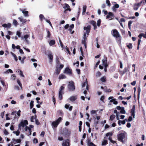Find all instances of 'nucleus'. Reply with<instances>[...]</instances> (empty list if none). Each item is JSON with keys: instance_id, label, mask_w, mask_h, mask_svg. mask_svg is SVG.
I'll list each match as a JSON object with an SVG mask.
<instances>
[{"instance_id": "4468645a", "label": "nucleus", "mask_w": 146, "mask_h": 146, "mask_svg": "<svg viewBox=\"0 0 146 146\" xmlns=\"http://www.w3.org/2000/svg\"><path fill=\"white\" fill-rule=\"evenodd\" d=\"M87 37V36H86V33L84 32L83 39L82 41V43L83 44H84L85 46H86V41Z\"/></svg>"}, {"instance_id": "c85d7f7f", "label": "nucleus", "mask_w": 146, "mask_h": 146, "mask_svg": "<svg viewBox=\"0 0 146 146\" xmlns=\"http://www.w3.org/2000/svg\"><path fill=\"white\" fill-rule=\"evenodd\" d=\"M9 72L11 73H13V72L11 69H9L8 70H7L6 71L4 72V73L5 74H9Z\"/></svg>"}, {"instance_id": "393cba45", "label": "nucleus", "mask_w": 146, "mask_h": 146, "mask_svg": "<svg viewBox=\"0 0 146 146\" xmlns=\"http://www.w3.org/2000/svg\"><path fill=\"white\" fill-rule=\"evenodd\" d=\"M27 130H28L29 134V135H30L31 134V130L30 128L27 126H26V128H25V131H26Z\"/></svg>"}, {"instance_id": "b1692460", "label": "nucleus", "mask_w": 146, "mask_h": 146, "mask_svg": "<svg viewBox=\"0 0 146 146\" xmlns=\"http://www.w3.org/2000/svg\"><path fill=\"white\" fill-rule=\"evenodd\" d=\"M86 86V88L87 90L88 89V86L87 82V81L85 82L82 85V88Z\"/></svg>"}, {"instance_id": "7ed1b4c3", "label": "nucleus", "mask_w": 146, "mask_h": 146, "mask_svg": "<svg viewBox=\"0 0 146 146\" xmlns=\"http://www.w3.org/2000/svg\"><path fill=\"white\" fill-rule=\"evenodd\" d=\"M68 85V89L70 91H72L74 90L75 87L74 86V83L72 81L70 82Z\"/></svg>"}, {"instance_id": "f03ea898", "label": "nucleus", "mask_w": 146, "mask_h": 146, "mask_svg": "<svg viewBox=\"0 0 146 146\" xmlns=\"http://www.w3.org/2000/svg\"><path fill=\"white\" fill-rule=\"evenodd\" d=\"M21 111L19 110L18 111H14L12 112L11 115L13 116V119H18L21 115Z\"/></svg>"}, {"instance_id": "a19ab883", "label": "nucleus", "mask_w": 146, "mask_h": 146, "mask_svg": "<svg viewBox=\"0 0 146 146\" xmlns=\"http://www.w3.org/2000/svg\"><path fill=\"white\" fill-rule=\"evenodd\" d=\"M16 77V76L15 74H13L11 76V79L13 80H14Z\"/></svg>"}, {"instance_id": "6ab92c4d", "label": "nucleus", "mask_w": 146, "mask_h": 146, "mask_svg": "<svg viewBox=\"0 0 146 146\" xmlns=\"http://www.w3.org/2000/svg\"><path fill=\"white\" fill-rule=\"evenodd\" d=\"M11 24L10 23L4 24L2 25V26L4 28H9L11 27Z\"/></svg>"}, {"instance_id": "e433bc0d", "label": "nucleus", "mask_w": 146, "mask_h": 146, "mask_svg": "<svg viewBox=\"0 0 146 146\" xmlns=\"http://www.w3.org/2000/svg\"><path fill=\"white\" fill-rule=\"evenodd\" d=\"M132 23V21H129L128 22V27L129 29H130L131 28V26Z\"/></svg>"}, {"instance_id": "de8ad7c7", "label": "nucleus", "mask_w": 146, "mask_h": 146, "mask_svg": "<svg viewBox=\"0 0 146 146\" xmlns=\"http://www.w3.org/2000/svg\"><path fill=\"white\" fill-rule=\"evenodd\" d=\"M100 80L102 82H105L106 80V78L105 77H103L101 78Z\"/></svg>"}, {"instance_id": "6e6552de", "label": "nucleus", "mask_w": 146, "mask_h": 146, "mask_svg": "<svg viewBox=\"0 0 146 146\" xmlns=\"http://www.w3.org/2000/svg\"><path fill=\"white\" fill-rule=\"evenodd\" d=\"M112 32L111 34L113 36L117 38L120 37V35L119 33L116 29H114L112 31Z\"/></svg>"}, {"instance_id": "bb28decb", "label": "nucleus", "mask_w": 146, "mask_h": 146, "mask_svg": "<svg viewBox=\"0 0 146 146\" xmlns=\"http://www.w3.org/2000/svg\"><path fill=\"white\" fill-rule=\"evenodd\" d=\"M110 102H113V104L115 105H116L117 104V102L116 100L115 99H113L110 101Z\"/></svg>"}, {"instance_id": "6e6d98bb", "label": "nucleus", "mask_w": 146, "mask_h": 146, "mask_svg": "<svg viewBox=\"0 0 146 146\" xmlns=\"http://www.w3.org/2000/svg\"><path fill=\"white\" fill-rule=\"evenodd\" d=\"M135 106L134 105L133 106V108L131 109V113L135 112Z\"/></svg>"}, {"instance_id": "7c9ffc66", "label": "nucleus", "mask_w": 146, "mask_h": 146, "mask_svg": "<svg viewBox=\"0 0 146 146\" xmlns=\"http://www.w3.org/2000/svg\"><path fill=\"white\" fill-rule=\"evenodd\" d=\"M88 146H95V145L90 141H89L88 142Z\"/></svg>"}, {"instance_id": "69168bd1", "label": "nucleus", "mask_w": 146, "mask_h": 146, "mask_svg": "<svg viewBox=\"0 0 146 146\" xmlns=\"http://www.w3.org/2000/svg\"><path fill=\"white\" fill-rule=\"evenodd\" d=\"M4 133L5 135H7L8 134V132L6 129H5L4 131Z\"/></svg>"}, {"instance_id": "39448f33", "label": "nucleus", "mask_w": 146, "mask_h": 146, "mask_svg": "<svg viewBox=\"0 0 146 146\" xmlns=\"http://www.w3.org/2000/svg\"><path fill=\"white\" fill-rule=\"evenodd\" d=\"M17 83L19 85L20 87H19L17 86H14V89L16 90H23V88L22 86V85L21 82L18 79L17 81Z\"/></svg>"}, {"instance_id": "aec40b11", "label": "nucleus", "mask_w": 146, "mask_h": 146, "mask_svg": "<svg viewBox=\"0 0 146 146\" xmlns=\"http://www.w3.org/2000/svg\"><path fill=\"white\" fill-rule=\"evenodd\" d=\"M65 6H64L63 7L65 10V11H71L70 9V6L68 4L65 3Z\"/></svg>"}, {"instance_id": "774afa93", "label": "nucleus", "mask_w": 146, "mask_h": 146, "mask_svg": "<svg viewBox=\"0 0 146 146\" xmlns=\"http://www.w3.org/2000/svg\"><path fill=\"white\" fill-rule=\"evenodd\" d=\"M122 107H121L120 106H118L116 108L118 110H121L122 109Z\"/></svg>"}, {"instance_id": "e2e57ef3", "label": "nucleus", "mask_w": 146, "mask_h": 146, "mask_svg": "<svg viewBox=\"0 0 146 146\" xmlns=\"http://www.w3.org/2000/svg\"><path fill=\"white\" fill-rule=\"evenodd\" d=\"M106 3L108 4V6H110V3L109 0H106Z\"/></svg>"}, {"instance_id": "09e8293b", "label": "nucleus", "mask_w": 146, "mask_h": 146, "mask_svg": "<svg viewBox=\"0 0 146 146\" xmlns=\"http://www.w3.org/2000/svg\"><path fill=\"white\" fill-rule=\"evenodd\" d=\"M127 46L129 49H131L132 48V44L131 43L127 45Z\"/></svg>"}, {"instance_id": "4d7b16f0", "label": "nucleus", "mask_w": 146, "mask_h": 146, "mask_svg": "<svg viewBox=\"0 0 146 146\" xmlns=\"http://www.w3.org/2000/svg\"><path fill=\"white\" fill-rule=\"evenodd\" d=\"M21 33L19 31H17V32L16 35H17L19 37H20Z\"/></svg>"}, {"instance_id": "20e7f679", "label": "nucleus", "mask_w": 146, "mask_h": 146, "mask_svg": "<svg viewBox=\"0 0 146 146\" xmlns=\"http://www.w3.org/2000/svg\"><path fill=\"white\" fill-rule=\"evenodd\" d=\"M65 86V84H63V86H61L59 92V98L60 100H62V95L64 94V92L63 90L64 88V87L63 86Z\"/></svg>"}, {"instance_id": "2eb2a0df", "label": "nucleus", "mask_w": 146, "mask_h": 146, "mask_svg": "<svg viewBox=\"0 0 146 146\" xmlns=\"http://www.w3.org/2000/svg\"><path fill=\"white\" fill-rule=\"evenodd\" d=\"M18 19H19L20 22L23 24H24V23L26 22V19H24L21 16L18 17Z\"/></svg>"}, {"instance_id": "72a5a7b5", "label": "nucleus", "mask_w": 146, "mask_h": 146, "mask_svg": "<svg viewBox=\"0 0 146 146\" xmlns=\"http://www.w3.org/2000/svg\"><path fill=\"white\" fill-rule=\"evenodd\" d=\"M97 111L92 110L90 111V113L91 115H93L94 114L96 115Z\"/></svg>"}, {"instance_id": "9b49d317", "label": "nucleus", "mask_w": 146, "mask_h": 146, "mask_svg": "<svg viewBox=\"0 0 146 146\" xmlns=\"http://www.w3.org/2000/svg\"><path fill=\"white\" fill-rule=\"evenodd\" d=\"M64 73L70 75L72 74L71 70L69 68H66L65 69L64 72Z\"/></svg>"}, {"instance_id": "cd10ccee", "label": "nucleus", "mask_w": 146, "mask_h": 146, "mask_svg": "<svg viewBox=\"0 0 146 146\" xmlns=\"http://www.w3.org/2000/svg\"><path fill=\"white\" fill-rule=\"evenodd\" d=\"M86 9V5H84L83 7L82 15H84L85 13Z\"/></svg>"}, {"instance_id": "4be33fe9", "label": "nucleus", "mask_w": 146, "mask_h": 146, "mask_svg": "<svg viewBox=\"0 0 146 146\" xmlns=\"http://www.w3.org/2000/svg\"><path fill=\"white\" fill-rule=\"evenodd\" d=\"M114 17L113 13H112L110 12L108 13V15L107 16L106 18L107 19H109Z\"/></svg>"}, {"instance_id": "338daca9", "label": "nucleus", "mask_w": 146, "mask_h": 146, "mask_svg": "<svg viewBox=\"0 0 146 146\" xmlns=\"http://www.w3.org/2000/svg\"><path fill=\"white\" fill-rule=\"evenodd\" d=\"M19 74L21 76H22L23 77H24V76L23 74V72L22 71H20Z\"/></svg>"}, {"instance_id": "603ef678", "label": "nucleus", "mask_w": 146, "mask_h": 146, "mask_svg": "<svg viewBox=\"0 0 146 146\" xmlns=\"http://www.w3.org/2000/svg\"><path fill=\"white\" fill-rule=\"evenodd\" d=\"M96 77H98L100 76L101 75V73L99 72H98L96 73Z\"/></svg>"}, {"instance_id": "c03bdc74", "label": "nucleus", "mask_w": 146, "mask_h": 146, "mask_svg": "<svg viewBox=\"0 0 146 146\" xmlns=\"http://www.w3.org/2000/svg\"><path fill=\"white\" fill-rule=\"evenodd\" d=\"M107 143V141L106 140H104L102 142V145H106Z\"/></svg>"}, {"instance_id": "0e129e2a", "label": "nucleus", "mask_w": 146, "mask_h": 146, "mask_svg": "<svg viewBox=\"0 0 146 146\" xmlns=\"http://www.w3.org/2000/svg\"><path fill=\"white\" fill-rule=\"evenodd\" d=\"M47 37L48 38L50 37L51 34H50V32L49 31H47Z\"/></svg>"}, {"instance_id": "423d86ee", "label": "nucleus", "mask_w": 146, "mask_h": 146, "mask_svg": "<svg viewBox=\"0 0 146 146\" xmlns=\"http://www.w3.org/2000/svg\"><path fill=\"white\" fill-rule=\"evenodd\" d=\"M62 119V118L61 117H59L57 120L55 121H53L52 123V125L54 127H56L59 123L60 122Z\"/></svg>"}, {"instance_id": "f257e3e1", "label": "nucleus", "mask_w": 146, "mask_h": 146, "mask_svg": "<svg viewBox=\"0 0 146 146\" xmlns=\"http://www.w3.org/2000/svg\"><path fill=\"white\" fill-rule=\"evenodd\" d=\"M28 124V122L27 120H22L20 123L18 125V130H20L22 127L24 128Z\"/></svg>"}, {"instance_id": "a878e982", "label": "nucleus", "mask_w": 146, "mask_h": 146, "mask_svg": "<svg viewBox=\"0 0 146 146\" xmlns=\"http://www.w3.org/2000/svg\"><path fill=\"white\" fill-rule=\"evenodd\" d=\"M66 76L63 74H61L59 76L58 78L59 79L65 78Z\"/></svg>"}, {"instance_id": "13d9d810", "label": "nucleus", "mask_w": 146, "mask_h": 146, "mask_svg": "<svg viewBox=\"0 0 146 146\" xmlns=\"http://www.w3.org/2000/svg\"><path fill=\"white\" fill-rule=\"evenodd\" d=\"M112 135V133H108L106 134V136H111Z\"/></svg>"}, {"instance_id": "864d4df0", "label": "nucleus", "mask_w": 146, "mask_h": 146, "mask_svg": "<svg viewBox=\"0 0 146 146\" xmlns=\"http://www.w3.org/2000/svg\"><path fill=\"white\" fill-rule=\"evenodd\" d=\"M45 21H46L48 23H49V24L50 25V26L51 27H52V24L50 22V21L49 20H48L46 19H45Z\"/></svg>"}, {"instance_id": "412c9836", "label": "nucleus", "mask_w": 146, "mask_h": 146, "mask_svg": "<svg viewBox=\"0 0 146 146\" xmlns=\"http://www.w3.org/2000/svg\"><path fill=\"white\" fill-rule=\"evenodd\" d=\"M61 69L60 68H58V66H56L55 69V73L56 75L59 74L60 72Z\"/></svg>"}, {"instance_id": "ddd939ff", "label": "nucleus", "mask_w": 146, "mask_h": 146, "mask_svg": "<svg viewBox=\"0 0 146 146\" xmlns=\"http://www.w3.org/2000/svg\"><path fill=\"white\" fill-rule=\"evenodd\" d=\"M62 146H69V141L68 139L64 140L62 144Z\"/></svg>"}, {"instance_id": "5fc2aeb1", "label": "nucleus", "mask_w": 146, "mask_h": 146, "mask_svg": "<svg viewBox=\"0 0 146 146\" xmlns=\"http://www.w3.org/2000/svg\"><path fill=\"white\" fill-rule=\"evenodd\" d=\"M119 113L118 112V113H117L116 115V118L117 120H118L119 119Z\"/></svg>"}, {"instance_id": "680f3d73", "label": "nucleus", "mask_w": 146, "mask_h": 146, "mask_svg": "<svg viewBox=\"0 0 146 146\" xmlns=\"http://www.w3.org/2000/svg\"><path fill=\"white\" fill-rule=\"evenodd\" d=\"M90 23L92 25H93V26L96 25V22L94 21H92L90 22Z\"/></svg>"}, {"instance_id": "c756f323", "label": "nucleus", "mask_w": 146, "mask_h": 146, "mask_svg": "<svg viewBox=\"0 0 146 146\" xmlns=\"http://www.w3.org/2000/svg\"><path fill=\"white\" fill-rule=\"evenodd\" d=\"M55 41L53 40H51L49 42V44L50 46H52L54 45L55 43Z\"/></svg>"}, {"instance_id": "dca6fc26", "label": "nucleus", "mask_w": 146, "mask_h": 146, "mask_svg": "<svg viewBox=\"0 0 146 146\" xmlns=\"http://www.w3.org/2000/svg\"><path fill=\"white\" fill-rule=\"evenodd\" d=\"M21 142V140L20 139H12V141L11 142V143H13V144H15L17 143H20Z\"/></svg>"}, {"instance_id": "bf43d9fd", "label": "nucleus", "mask_w": 146, "mask_h": 146, "mask_svg": "<svg viewBox=\"0 0 146 146\" xmlns=\"http://www.w3.org/2000/svg\"><path fill=\"white\" fill-rule=\"evenodd\" d=\"M128 71V68H124L123 73V74H124L125 72H126Z\"/></svg>"}, {"instance_id": "f704fd0d", "label": "nucleus", "mask_w": 146, "mask_h": 146, "mask_svg": "<svg viewBox=\"0 0 146 146\" xmlns=\"http://www.w3.org/2000/svg\"><path fill=\"white\" fill-rule=\"evenodd\" d=\"M13 133L16 134L17 136H18L19 135L20 132L19 131V130L17 131H14L13 132Z\"/></svg>"}, {"instance_id": "79ce46f5", "label": "nucleus", "mask_w": 146, "mask_h": 146, "mask_svg": "<svg viewBox=\"0 0 146 146\" xmlns=\"http://www.w3.org/2000/svg\"><path fill=\"white\" fill-rule=\"evenodd\" d=\"M33 103L34 101H31L30 103V107L31 109L32 108L33 106Z\"/></svg>"}, {"instance_id": "49530a36", "label": "nucleus", "mask_w": 146, "mask_h": 146, "mask_svg": "<svg viewBox=\"0 0 146 146\" xmlns=\"http://www.w3.org/2000/svg\"><path fill=\"white\" fill-rule=\"evenodd\" d=\"M101 20L100 19H98L97 22V25L98 27H100V25Z\"/></svg>"}, {"instance_id": "f3484780", "label": "nucleus", "mask_w": 146, "mask_h": 146, "mask_svg": "<svg viewBox=\"0 0 146 146\" xmlns=\"http://www.w3.org/2000/svg\"><path fill=\"white\" fill-rule=\"evenodd\" d=\"M29 35H25L24 36V37H21V38L22 39H23V38L25 39V41L26 42L28 43L29 42V40L27 39L29 37Z\"/></svg>"}, {"instance_id": "37998d69", "label": "nucleus", "mask_w": 146, "mask_h": 146, "mask_svg": "<svg viewBox=\"0 0 146 146\" xmlns=\"http://www.w3.org/2000/svg\"><path fill=\"white\" fill-rule=\"evenodd\" d=\"M74 25L73 24H72L71 25H70V27L68 29V30L70 31H71L72 29L74 28Z\"/></svg>"}, {"instance_id": "f8f14e48", "label": "nucleus", "mask_w": 146, "mask_h": 146, "mask_svg": "<svg viewBox=\"0 0 146 146\" xmlns=\"http://www.w3.org/2000/svg\"><path fill=\"white\" fill-rule=\"evenodd\" d=\"M26 9H25L23 10L21 9H19V11L22 12V13L24 14V16L25 17H28L29 16V12L27 11H26Z\"/></svg>"}, {"instance_id": "ea45409f", "label": "nucleus", "mask_w": 146, "mask_h": 146, "mask_svg": "<svg viewBox=\"0 0 146 146\" xmlns=\"http://www.w3.org/2000/svg\"><path fill=\"white\" fill-rule=\"evenodd\" d=\"M48 57L50 60H52L53 59V56L51 53L49 54L48 55Z\"/></svg>"}, {"instance_id": "c9c22d12", "label": "nucleus", "mask_w": 146, "mask_h": 146, "mask_svg": "<svg viewBox=\"0 0 146 146\" xmlns=\"http://www.w3.org/2000/svg\"><path fill=\"white\" fill-rule=\"evenodd\" d=\"M36 119V116H32L31 118V121L32 122H34V120Z\"/></svg>"}, {"instance_id": "2f4dec72", "label": "nucleus", "mask_w": 146, "mask_h": 146, "mask_svg": "<svg viewBox=\"0 0 146 146\" xmlns=\"http://www.w3.org/2000/svg\"><path fill=\"white\" fill-rule=\"evenodd\" d=\"M39 18H40V21H42L43 19H45L43 15L42 14H40L39 16Z\"/></svg>"}, {"instance_id": "3c124183", "label": "nucleus", "mask_w": 146, "mask_h": 146, "mask_svg": "<svg viewBox=\"0 0 146 146\" xmlns=\"http://www.w3.org/2000/svg\"><path fill=\"white\" fill-rule=\"evenodd\" d=\"M141 91V90L140 88V87H139L138 88V98H139V94H140Z\"/></svg>"}, {"instance_id": "9d476101", "label": "nucleus", "mask_w": 146, "mask_h": 146, "mask_svg": "<svg viewBox=\"0 0 146 146\" xmlns=\"http://www.w3.org/2000/svg\"><path fill=\"white\" fill-rule=\"evenodd\" d=\"M102 62L103 65L104 67H107L108 66V64L107 62V58L105 56H104V58L102 60Z\"/></svg>"}, {"instance_id": "0eeeda50", "label": "nucleus", "mask_w": 146, "mask_h": 146, "mask_svg": "<svg viewBox=\"0 0 146 146\" xmlns=\"http://www.w3.org/2000/svg\"><path fill=\"white\" fill-rule=\"evenodd\" d=\"M125 134L124 133H121L117 135V137L119 141L123 143V139L125 138Z\"/></svg>"}, {"instance_id": "4c0bfd02", "label": "nucleus", "mask_w": 146, "mask_h": 146, "mask_svg": "<svg viewBox=\"0 0 146 146\" xmlns=\"http://www.w3.org/2000/svg\"><path fill=\"white\" fill-rule=\"evenodd\" d=\"M115 117V115L113 114L112 115L110 116V120H113Z\"/></svg>"}, {"instance_id": "473e14b6", "label": "nucleus", "mask_w": 146, "mask_h": 146, "mask_svg": "<svg viewBox=\"0 0 146 146\" xmlns=\"http://www.w3.org/2000/svg\"><path fill=\"white\" fill-rule=\"evenodd\" d=\"M120 113L122 114H125L126 113L125 111L124 110V108L122 107V109L120 110Z\"/></svg>"}, {"instance_id": "8fccbe9b", "label": "nucleus", "mask_w": 146, "mask_h": 146, "mask_svg": "<svg viewBox=\"0 0 146 146\" xmlns=\"http://www.w3.org/2000/svg\"><path fill=\"white\" fill-rule=\"evenodd\" d=\"M143 3V0L142 1H141L140 3H138L137 4H135L136 5H137L138 6V7H139L140 6V5H141V4L142 3Z\"/></svg>"}, {"instance_id": "052dcab7", "label": "nucleus", "mask_w": 146, "mask_h": 146, "mask_svg": "<svg viewBox=\"0 0 146 146\" xmlns=\"http://www.w3.org/2000/svg\"><path fill=\"white\" fill-rule=\"evenodd\" d=\"M114 78H115L117 79L118 78V75L117 74H114V76H113Z\"/></svg>"}, {"instance_id": "58836bf2", "label": "nucleus", "mask_w": 146, "mask_h": 146, "mask_svg": "<svg viewBox=\"0 0 146 146\" xmlns=\"http://www.w3.org/2000/svg\"><path fill=\"white\" fill-rule=\"evenodd\" d=\"M13 24L15 26H17L18 25L17 21L15 19H14L13 21Z\"/></svg>"}, {"instance_id": "1a4fd4ad", "label": "nucleus", "mask_w": 146, "mask_h": 146, "mask_svg": "<svg viewBox=\"0 0 146 146\" xmlns=\"http://www.w3.org/2000/svg\"><path fill=\"white\" fill-rule=\"evenodd\" d=\"M90 28V25H88L87 27H84V29L86 31V32H85L86 33V34L87 35H88L89 34Z\"/></svg>"}, {"instance_id": "a18cd8bd", "label": "nucleus", "mask_w": 146, "mask_h": 146, "mask_svg": "<svg viewBox=\"0 0 146 146\" xmlns=\"http://www.w3.org/2000/svg\"><path fill=\"white\" fill-rule=\"evenodd\" d=\"M139 7L138 6H137V5H136L135 4L134 5L133 9L135 10H137L138 9Z\"/></svg>"}, {"instance_id": "a211bd4d", "label": "nucleus", "mask_w": 146, "mask_h": 146, "mask_svg": "<svg viewBox=\"0 0 146 146\" xmlns=\"http://www.w3.org/2000/svg\"><path fill=\"white\" fill-rule=\"evenodd\" d=\"M77 99V96H72L70 97L69 98V100L72 102H74Z\"/></svg>"}, {"instance_id": "5701e85b", "label": "nucleus", "mask_w": 146, "mask_h": 146, "mask_svg": "<svg viewBox=\"0 0 146 146\" xmlns=\"http://www.w3.org/2000/svg\"><path fill=\"white\" fill-rule=\"evenodd\" d=\"M142 36H143L144 38H146V32H145V34L141 33L138 36V37L140 38H141Z\"/></svg>"}]
</instances>
